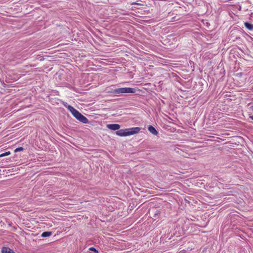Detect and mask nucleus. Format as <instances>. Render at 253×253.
Segmentation results:
<instances>
[{
  "label": "nucleus",
  "instance_id": "1",
  "mask_svg": "<svg viewBox=\"0 0 253 253\" xmlns=\"http://www.w3.org/2000/svg\"><path fill=\"white\" fill-rule=\"evenodd\" d=\"M65 107L68 109V110L72 113V114L78 120L84 123L87 124L88 122V119L80 113L78 110L75 109L73 107L67 104V103H64L63 104Z\"/></svg>",
  "mask_w": 253,
  "mask_h": 253
},
{
  "label": "nucleus",
  "instance_id": "2",
  "mask_svg": "<svg viewBox=\"0 0 253 253\" xmlns=\"http://www.w3.org/2000/svg\"><path fill=\"white\" fill-rule=\"evenodd\" d=\"M140 130L139 127H131L119 130L116 131V134L120 136H126L138 133Z\"/></svg>",
  "mask_w": 253,
  "mask_h": 253
},
{
  "label": "nucleus",
  "instance_id": "3",
  "mask_svg": "<svg viewBox=\"0 0 253 253\" xmlns=\"http://www.w3.org/2000/svg\"><path fill=\"white\" fill-rule=\"evenodd\" d=\"M136 90L134 88L131 87H122L119 88L114 89L113 93L116 94H122V93H134Z\"/></svg>",
  "mask_w": 253,
  "mask_h": 253
},
{
  "label": "nucleus",
  "instance_id": "4",
  "mask_svg": "<svg viewBox=\"0 0 253 253\" xmlns=\"http://www.w3.org/2000/svg\"><path fill=\"white\" fill-rule=\"evenodd\" d=\"M107 127L110 129L116 130H118L120 128V126L117 124H108L107 125Z\"/></svg>",
  "mask_w": 253,
  "mask_h": 253
},
{
  "label": "nucleus",
  "instance_id": "5",
  "mask_svg": "<svg viewBox=\"0 0 253 253\" xmlns=\"http://www.w3.org/2000/svg\"><path fill=\"white\" fill-rule=\"evenodd\" d=\"M2 253H15L11 249L7 247H3L1 249Z\"/></svg>",
  "mask_w": 253,
  "mask_h": 253
},
{
  "label": "nucleus",
  "instance_id": "6",
  "mask_svg": "<svg viewBox=\"0 0 253 253\" xmlns=\"http://www.w3.org/2000/svg\"><path fill=\"white\" fill-rule=\"evenodd\" d=\"M148 129V130L154 135H156L158 133L156 129L152 126H149Z\"/></svg>",
  "mask_w": 253,
  "mask_h": 253
},
{
  "label": "nucleus",
  "instance_id": "7",
  "mask_svg": "<svg viewBox=\"0 0 253 253\" xmlns=\"http://www.w3.org/2000/svg\"><path fill=\"white\" fill-rule=\"evenodd\" d=\"M245 26L249 30L253 31V25L249 23V22H245L244 23Z\"/></svg>",
  "mask_w": 253,
  "mask_h": 253
},
{
  "label": "nucleus",
  "instance_id": "8",
  "mask_svg": "<svg viewBox=\"0 0 253 253\" xmlns=\"http://www.w3.org/2000/svg\"><path fill=\"white\" fill-rule=\"evenodd\" d=\"M51 234H52V233L51 232L46 231V232H43L41 236L42 237H46L50 236V235H51Z\"/></svg>",
  "mask_w": 253,
  "mask_h": 253
},
{
  "label": "nucleus",
  "instance_id": "9",
  "mask_svg": "<svg viewBox=\"0 0 253 253\" xmlns=\"http://www.w3.org/2000/svg\"><path fill=\"white\" fill-rule=\"evenodd\" d=\"M10 154V151H8V152L2 153V154H0V157H5V156H8Z\"/></svg>",
  "mask_w": 253,
  "mask_h": 253
},
{
  "label": "nucleus",
  "instance_id": "10",
  "mask_svg": "<svg viewBox=\"0 0 253 253\" xmlns=\"http://www.w3.org/2000/svg\"><path fill=\"white\" fill-rule=\"evenodd\" d=\"M23 148L22 147H18L17 148H16V149H15L14 150V152H19V151H22L23 150Z\"/></svg>",
  "mask_w": 253,
  "mask_h": 253
},
{
  "label": "nucleus",
  "instance_id": "11",
  "mask_svg": "<svg viewBox=\"0 0 253 253\" xmlns=\"http://www.w3.org/2000/svg\"><path fill=\"white\" fill-rule=\"evenodd\" d=\"M89 250L93 251L94 253H98V252L94 247H90Z\"/></svg>",
  "mask_w": 253,
  "mask_h": 253
},
{
  "label": "nucleus",
  "instance_id": "12",
  "mask_svg": "<svg viewBox=\"0 0 253 253\" xmlns=\"http://www.w3.org/2000/svg\"><path fill=\"white\" fill-rule=\"evenodd\" d=\"M131 5H133V4H138V3H136V2H134L131 3Z\"/></svg>",
  "mask_w": 253,
  "mask_h": 253
},
{
  "label": "nucleus",
  "instance_id": "13",
  "mask_svg": "<svg viewBox=\"0 0 253 253\" xmlns=\"http://www.w3.org/2000/svg\"><path fill=\"white\" fill-rule=\"evenodd\" d=\"M250 118L252 120H253V115L250 116Z\"/></svg>",
  "mask_w": 253,
  "mask_h": 253
},
{
  "label": "nucleus",
  "instance_id": "14",
  "mask_svg": "<svg viewBox=\"0 0 253 253\" xmlns=\"http://www.w3.org/2000/svg\"><path fill=\"white\" fill-rule=\"evenodd\" d=\"M251 108L252 109V110H253V105L251 106Z\"/></svg>",
  "mask_w": 253,
  "mask_h": 253
}]
</instances>
